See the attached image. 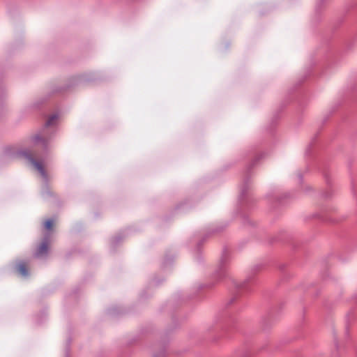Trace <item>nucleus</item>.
Instances as JSON below:
<instances>
[{"instance_id": "2", "label": "nucleus", "mask_w": 357, "mask_h": 357, "mask_svg": "<svg viewBox=\"0 0 357 357\" xmlns=\"http://www.w3.org/2000/svg\"><path fill=\"white\" fill-rule=\"evenodd\" d=\"M34 165H35L36 168L41 173V174L43 175L44 172H43L42 165L38 162H35Z\"/></svg>"}, {"instance_id": "4", "label": "nucleus", "mask_w": 357, "mask_h": 357, "mask_svg": "<svg viewBox=\"0 0 357 357\" xmlns=\"http://www.w3.org/2000/svg\"><path fill=\"white\" fill-rule=\"evenodd\" d=\"M45 226L47 229H50L53 226V222L52 220H47L45 222Z\"/></svg>"}, {"instance_id": "1", "label": "nucleus", "mask_w": 357, "mask_h": 357, "mask_svg": "<svg viewBox=\"0 0 357 357\" xmlns=\"http://www.w3.org/2000/svg\"><path fill=\"white\" fill-rule=\"evenodd\" d=\"M47 250V246L45 244H43L40 245V247L38 249V254L43 255L44 254Z\"/></svg>"}, {"instance_id": "3", "label": "nucleus", "mask_w": 357, "mask_h": 357, "mask_svg": "<svg viewBox=\"0 0 357 357\" xmlns=\"http://www.w3.org/2000/svg\"><path fill=\"white\" fill-rule=\"evenodd\" d=\"M18 271L22 275H26V268L24 265H20L18 267Z\"/></svg>"}]
</instances>
